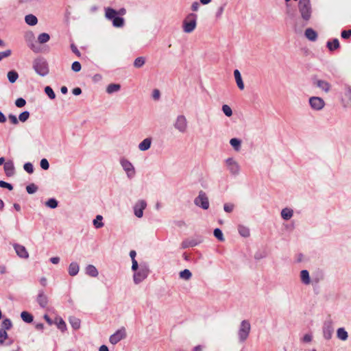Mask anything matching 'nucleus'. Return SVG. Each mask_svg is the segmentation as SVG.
Listing matches in <instances>:
<instances>
[{
	"mask_svg": "<svg viewBox=\"0 0 351 351\" xmlns=\"http://www.w3.org/2000/svg\"><path fill=\"white\" fill-rule=\"evenodd\" d=\"M298 8L301 19L306 23H308L311 19L313 9L311 0H299Z\"/></svg>",
	"mask_w": 351,
	"mask_h": 351,
	"instance_id": "f257e3e1",
	"label": "nucleus"
},
{
	"mask_svg": "<svg viewBox=\"0 0 351 351\" xmlns=\"http://www.w3.org/2000/svg\"><path fill=\"white\" fill-rule=\"evenodd\" d=\"M104 10L105 17L112 21L113 27L121 28L124 26L125 20L123 18L117 16V10L110 7L105 8Z\"/></svg>",
	"mask_w": 351,
	"mask_h": 351,
	"instance_id": "f03ea898",
	"label": "nucleus"
},
{
	"mask_svg": "<svg viewBox=\"0 0 351 351\" xmlns=\"http://www.w3.org/2000/svg\"><path fill=\"white\" fill-rule=\"evenodd\" d=\"M149 274V266L146 263H141L140 268L133 274V281L135 285H138L145 280Z\"/></svg>",
	"mask_w": 351,
	"mask_h": 351,
	"instance_id": "7ed1b4c3",
	"label": "nucleus"
},
{
	"mask_svg": "<svg viewBox=\"0 0 351 351\" xmlns=\"http://www.w3.org/2000/svg\"><path fill=\"white\" fill-rule=\"evenodd\" d=\"M251 331V324L247 319L242 320L237 331V337L240 343L245 342L249 337Z\"/></svg>",
	"mask_w": 351,
	"mask_h": 351,
	"instance_id": "20e7f679",
	"label": "nucleus"
},
{
	"mask_svg": "<svg viewBox=\"0 0 351 351\" xmlns=\"http://www.w3.org/2000/svg\"><path fill=\"white\" fill-rule=\"evenodd\" d=\"M225 167L227 171L232 176H237L240 174L241 167L237 159L233 157H228L224 160Z\"/></svg>",
	"mask_w": 351,
	"mask_h": 351,
	"instance_id": "39448f33",
	"label": "nucleus"
},
{
	"mask_svg": "<svg viewBox=\"0 0 351 351\" xmlns=\"http://www.w3.org/2000/svg\"><path fill=\"white\" fill-rule=\"evenodd\" d=\"M197 16L195 14L190 13L187 14L182 22L183 32L186 34L193 32L197 26Z\"/></svg>",
	"mask_w": 351,
	"mask_h": 351,
	"instance_id": "423d86ee",
	"label": "nucleus"
},
{
	"mask_svg": "<svg viewBox=\"0 0 351 351\" xmlns=\"http://www.w3.org/2000/svg\"><path fill=\"white\" fill-rule=\"evenodd\" d=\"M33 69L42 77L46 76L49 72L47 62L44 58L35 59L33 62Z\"/></svg>",
	"mask_w": 351,
	"mask_h": 351,
	"instance_id": "0eeeda50",
	"label": "nucleus"
},
{
	"mask_svg": "<svg viewBox=\"0 0 351 351\" xmlns=\"http://www.w3.org/2000/svg\"><path fill=\"white\" fill-rule=\"evenodd\" d=\"M173 128L181 134H184L188 130V121L184 114L178 115L173 121Z\"/></svg>",
	"mask_w": 351,
	"mask_h": 351,
	"instance_id": "6e6552de",
	"label": "nucleus"
},
{
	"mask_svg": "<svg viewBox=\"0 0 351 351\" xmlns=\"http://www.w3.org/2000/svg\"><path fill=\"white\" fill-rule=\"evenodd\" d=\"M119 163L125 171L128 178L132 179L136 175V170L132 163L124 157L120 158Z\"/></svg>",
	"mask_w": 351,
	"mask_h": 351,
	"instance_id": "1a4fd4ad",
	"label": "nucleus"
},
{
	"mask_svg": "<svg viewBox=\"0 0 351 351\" xmlns=\"http://www.w3.org/2000/svg\"><path fill=\"white\" fill-rule=\"evenodd\" d=\"M308 104L311 108L315 111L322 110L326 105V103L322 98L316 96L309 97Z\"/></svg>",
	"mask_w": 351,
	"mask_h": 351,
	"instance_id": "9d476101",
	"label": "nucleus"
},
{
	"mask_svg": "<svg viewBox=\"0 0 351 351\" xmlns=\"http://www.w3.org/2000/svg\"><path fill=\"white\" fill-rule=\"evenodd\" d=\"M194 204L204 210H207L209 208L208 198L202 191H199L198 195L195 198Z\"/></svg>",
	"mask_w": 351,
	"mask_h": 351,
	"instance_id": "9b49d317",
	"label": "nucleus"
},
{
	"mask_svg": "<svg viewBox=\"0 0 351 351\" xmlns=\"http://www.w3.org/2000/svg\"><path fill=\"white\" fill-rule=\"evenodd\" d=\"M127 336L126 330L124 327H121L118 329L114 333L110 335L109 341L112 344L115 345L119 343L121 340L124 339Z\"/></svg>",
	"mask_w": 351,
	"mask_h": 351,
	"instance_id": "f8f14e48",
	"label": "nucleus"
},
{
	"mask_svg": "<svg viewBox=\"0 0 351 351\" xmlns=\"http://www.w3.org/2000/svg\"><path fill=\"white\" fill-rule=\"evenodd\" d=\"M300 280L302 285L305 286L310 285L311 284L317 283L318 280L316 279H311L309 272L306 269H302L300 272Z\"/></svg>",
	"mask_w": 351,
	"mask_h": 351,
	"instance_id": "ddd939ff",
	"label": "nucleus"
},
{
	"mask_svg": "<svg viewBox=\"0 0 351 351\" xmlns=\"http://www.w3.org/2000/svg\"><path fill=\"white\" fill-rule=\"evenodd\" d=\"M146 207L147 202L145 200H138L133 207L134 215L138 218H141L143 216V210Z\"/></svg>",
	"mask_w": 351,
	"mask_h": 351,
	"instance_id": "4468645a",
	"label": "nucleus"
},
{
	"mask_svg": "<svg viewBox=\"0 0 351 351\" xmlns=\"http://www.w3.org/2000/svg\"><path fill=\"white\" fill-rule=\"evenodd\" d=\"M322 331L323 337L325 339L329 340L332 338L334 332V328L331 321L324 322Z\"/></svg>",
	"mask_w": 351,
	"mask_h": 351,
	"instance_id": "2eb2a0df",
	"label": "nucleus"
},
{
	"mask_svg": "<svg viewBox=\"0 0 351 351\" xmlns=\"http://www.w3.org/2000/svg\"><path fill=\"white\" fill-rule=\"evenodd\" d=\"M342 101L345 107L351 106V87L347 84L344 85Z\"/></svg>",
	"mask_w": 351,
	"mask_h": 351,
	"instance_id": "dca6fc26",
	"label": "nucleus"
},
{
	"mask_svg": "<svg viewBox=\"0 0 351 351\" xmlns=\"http://www.w3.org/2000/svg\"><path fill=\"white\" fill-rule=\"evenodd\" d=\"M202 242V239L200 237L187 239L184 240L181 243L182 249H186L191 247H195Z\"/></svg>",
	"mask_w": 351,
	"mask_h": 351,
	"instance_id": "f3484780",
	"label": "nucleus"
},
{
	"mask_svg": "<svg viewBox=\"0 0 351 351\" xmlns=\"http://www.w3.org/2000/svg\"><path fill=\"white\" fill-rule=\"evenodd\" d=\"M13 247L20 258L27 259L29 258V253L26 250L25 247L18 243L13 244Z\"/></svg>",
	"mask_w": 351,
	"mask_h": 351,
	"instance_id": "a211bd4d",
	"label": "nucleus"
},
{
	"mask_svg": "<svg viewBox=\"0 0 351 351\" xmlns=\"http://www.w3.org/2000/svg\"><path fill=\"white\" fill-rule=\"evenodd\" d=\"M152 144V138L147 137L143 139L138 145V148L141 152H145L150 149Z\"/></svg>",
	"mask_w": 351,
	"mask_h": 351,
	"instance_id": "6ab92c4d",
	"label": "nucleus"
},
{
	"mask_svg": "<svg viewBox=\"0 0 351 351\" xmlns=\"http://www.w3.org/2000/svg\"><path fill=\"white\" fill-rule=\"evenodd\" d=\"M37 302L42 308H46L48 304V297L43 291H40L37 296Z\"/></svg>",
	"mask_w": 351,
	"mask_h": 351,
	"instance_id": "aec40b11",
	"label": "nucleus"
},
{
	"mask_svg": "<svg viewBox=\"0 0 351 351\" xmlns=\"http://www.w3.org/2000/svg\"><path fill=\"white\" fill-rule=\"evenodd\" d=\"M293 210L289 207H285L282 208L280 212L281 218L285 221L290 220L293 217Z\"/></svg>",
	"mask_w": 351,
	"mask_h": 351,
	"instance_id": "412c9836",
	"label": "nucleus"
},
{
	"mask_svg": "<svg viewBox=\"0 0 351 351\" xmlns=\"http://www.w3.org/2000/svg\"><path fill=\"white\" fill-rule=\"evenodd\" d=\"M4 171L7 176H12L15 173V169L12 161L9 160L4 163Z\"/></svg>",
	"mask_w": 351,
	"mask_h": 351,
	"instance_id": "4be33fe9",
	"label": "nucleus"
},
{
	"mask_svg": "<svg viewBox=\"0 0 351 351\" xmlns=\"http://www.w3.org/2000/svg\"><path fill=\"white\" fill-rule=\"evenodd\" d=\"M314 84L317 88H319L321 90H322L323 91H324L325 93L329 92L330 87H331L330 84L328 82H326L325 80H316L314 82Z\"/></svg>",
	"mask_w": 351,
	"mask_h": 351,
	"instance_id": "5701e85b",
	"label": "nucleus"
},
{
	"mask_svg": "<svg viewBox=\"0 0 351 351\" xmlns=\"http://www.w3.org/2000/svg\"><path fill=\"white\" fill-rule=\"evenodd\" d=\"M234 77L238 88L240 90H243L245 88L244 83L242 80L241 74L238 69L234 71Z\"/></svg>",
	"mask_w": 351,
	"mask_h": 351,
	"instance_id": "b1692460",
	"label": "nucleus"
},
{
	"mask_svg": "<svg viewBox=\"0 0 351 351\" xmlns=\"http://www.w3.org/2000/svg\"><path fill=\"white\" fill-rule=\"evenodd\" d=\"M304 35L310 41H315L317 38V33L311 27L305 30Z\"/></svg>",
	"mask_w": 351,
	"mask_h": 351,
	"instance_id": "393cba45",
	"label": "nucleus"
},
{
	"mask_svg": "<svg viewBox=\"0 0 351 351\" xmlns=\"http://www.w3.org/2000/svg\"><path fill=\"white\" fill-rule=\"evenodd\" d=\"M80 271V266L79 264L76 262H72L70 263L69 268H68V272L69 274L71 276H76Z\"/></svg>",
	"mask_w": 351,
	"mask_h": 351,
	"instance_id": "a878e982",
	"label": "nucleus"
},
{
	"mask_svg": "<svg viewBox=\"0 0 351 351\" xmlns=\"http://www.w3.org/2000/svg\"><path fill=\"white\" fill-rule=\"evenodd\" d=\"M85 273L88 276L95 278L99 275L97 269L93 265H88L86 267Z\"/></svg>",
	"mask_w": 351,
	"mask_h": 351,
	"instance_id": "bb28decb",
	"label": "nucleus"
},
{
	"mask_svg": "<svg viewBox=\"0 0 351 351\" xmlns=\"http://www.w3.org/2000/svg\"><path fill=\"white\" fill-rule=\"evenodd\" d=\"M242 141L239 138H232L230 140V144L233 147L234 151L239 152L241 149Z\"/></svg>",
	"mask_w": 351,
	"mask_h": 351,
	"instance_id": "cd10ccee",
	"label": "nucleus"
},
{
	"mask_svg": "<svg viewBox=\"0 0 351 351\" xmlns=\"http://www.w3.org/2000/svg\"><path fill=\"white\" fill-rule=\"evenodd\" d=\"M121 90V85L119 84H110L106 87V93L108 94H113L117 93Z\"/></svg>",
	"mask_w": 351,
	"mask_h": 351,
	"instance_id": "c85d7f7f",
	"label": "nucleus"
},
{
	"mask_svg": "<svg viewBox=\"0 0 351 351\" xmlns=\"http://www.w3.org/2000/svg\"><path fill=\"white\" fill-rule=\"evenodd\" d=\"M238 232L241 237L245 238H247L250 235V229L243 225H239L238 226Z\"/></svg>",
	"mask_w": 351,
	"mask_h": 351,
	"instance_id": "c756f323",
	"label": "nucleus"
},
{
	"mask_svg": "<svg viewBox=\"0 0 351 351\" xmlns=\"http://www.w3.org/2000/svg\"><path fill=\"white\" fill-rule=\"evenodd\" d=\"M54 324L57 326L58 328L62 332L66 330V325L65 322L61 317H56Z\"/></svg>",
	"mask_w": 351,
	"mask_h": 351,
	"instance_id": "7c9ffc66",
	"label": "nucleus"
},
{
	"mask_svg": "<svg viewBox=\"0 0 351 351\" xmlns=\"http://www.w3.org/2000/svg\"><path fill=\"white\" fill-rule=\"evenodd\" d=\"M69 322L74 330H77L80 328V319L75 317H70Z\"/></svg>",
	"mask_w": 351,
	"mask_h": 351,
	"instance_id": "2f4dec72",
	"label": "nucleus"
},
{
	"mask_svg": "<svg viewBox=\"0 0 351 351\" xmlns=\"http://www.w3.org/2000/svg\"><path fill=\"white\" fill-rule=\"evenodd\" d=\"M25 21L29 25L33 26V25H35L37 24L38 19L36 16H34L33 14H28V15L25 16Z\"/></svg>",
	"mask_w": 351,
	"mask_h": 351,
	"instance_id": "473e14b6",
	"label": "nucleus"
},
{
	"mask_svg": "<svg viewBox=\"0 0 351 351\" xmlns=\"http://www.w3.org/2000/svg\"><path fill=\"white\" fill-rule=\"evenodd\" d=\"M337 336L339 339H341L342 341L347 340V339L348 337V332L343 328H339L337 329Z\"/></svg>",
	"mask_w": 351,
	"mask_h": 351,
	"instance_id": "72a5a7b5",
	"label": "nucleus"
},
{
	"mask_svg": "<svg viewBox=\"0 0 351 351\" xmlns=\"http://www.w3.org/2000/svg\"><path fill=\"white\" fill-rule=\"evenodd\" d=\"M179 277L181 279L189 280L192 277V273L190 271L189 269H185L179 273Z\"/></svg>",
	"mask_w": 351,
	"mask_h": 351,
	"instance_id": "f704fd0d",
	"label": "nucleus"
},
{
	"mask_svg": "<svg viewBox=\"0 0 351 351\" xmlns=\"http://www.w3.org/2000/svg\"><path fill=\"white\" fill-rule=\"evenodd\" d=\"M103 217L100 215L96 216V217L93 219V223L95 228H101L104 226V223L102 222Z\"/></svg>",
	"mask_w": 351,
	"mask_h": 351,
	"instance_id": "c9c22d12",
	"label": "nucleus"
},
{
	"mask_svg": "<svg viewBox=\"0 0 351 351\" xmlns=\"http://www.w3.org/2000/svg\"><path fill=\"white\" fill-rule=\"evenodd\" d=\"M21 317L26 323H31L33 322V316L27 311H23L21 314Z\"/></svg>",
	"mask_w": 351,
	"mask_h": 351,
	"instance_id": "e433bc0d",
	"label": "nucleus"
},
{
	"mask_svg": "<svg viewBox=\"0 0 351 351\" xmlns=\"http://www.w3.org/2000/svg\"><path fill=\"white\" fill-rule=\"evenodd\" d=\"M7 75L10 83H14L19 78V74L15 71H9Z\"/></svg>",
	"mask_w": 351,
	"mask_h": 351,
	"instance_id": "4c0bfd02",
	"label": "nucleus"
},
{
	"mask_svg": "<svg viewBox=\"0 0 351 351\" xmlns=\"http://www.w3.org/2000/svg\"><path fill=\"white\" fill-rule=\"evenodd\" d=\"M50 39V36L47 33H42L38 36V41L40 44H44L47 43Z\"/></svg>",
	"mask_w": 351,
	"mask_h": 351,
	"instance_id": "58836bf2",
	"label": "nucleus"
},
{
	"mask_svg": "<svg viewBox=\"0 0 351 351\" xmlns=\"http://www.w3.org/2000/svg\"><path fill=\"white\" fill-rule=\"evenodd\" d=\"M327 47L329 49V50H330V51H332L334 49L339 48V43L338 39L335 38L332 41H328L327 43Z\"/></svg>",
	"mask_w": 351,
	"mask_h": 351,
	"instance_id": "ea45409f",
	"label": "nucleus"
},
{
	"mask_svg": "<svg viewBox=\"0 0 351 351\" xmlns=\"http://www.w3.org/2000/svg\"><path fill=\"white\" fill-rule=\"evenodd\" d=\"M58 205V202L55 198H50L45 202V206L50 208H56Z\"/></svg>",
	"mask_w": 351,
	"mask_h": 351,
	"instance_id": "a19ab883",
	"label": "nucleus"
},
{
	"mask_svg": "<svg viewBox=\"0 0 351 351\" xmlns=\"http://www.w3.org/2000/svg\"><path fill=\"white\" fill-rule=\"evenodd\" d=\"M1 326H2L1 329H3L5 330H9L12 328V323L10 319L6 318V319H3V321L2 322Z\"/></svg>",
	"mask_w": 351,
	"mask_h": 351,
	"instance_id": "79ce46f5",
	"label": "nucleus"
},
{
	"mask_svg": "<svg viewBox=\"0 0 351 351\" xmlns=\"http://www.w3.org/2000/svg\"><path fill=\"white\" fill-rule=\"evenodd\" d=\"M145 63V60L143 57H138L135 59L134 66L136 68L142 67Z\"/></svg>",
	"mask_w": 351,
	"mask_h": 351,
	"instance_id": "37998d69",
	"label": "nucleus"
},
{
	"mask_svg": "<svg viewBox=\"0 0 351 351\" xmlns=\"http://www.w3.org/2000/svg\"><path fill=\"white\" fill-rule=\"evenodd\" d=\"M214 236L220 241L225 240L222 231L219 228H215L213 232Z\"/></svg>",
	"mask_w": 351,
	"mask_h": 351,
	"instance_id": "c03bdc74",
	"label": "nucleus"
},
{
	"mask_svg": "<svg viewBox=\"0 0 351 351\" xmlns=\"http://www.w3.org/2000/svg\"><path fill=\"white\" fill-rule=\"evenodd\" d=\"M221 109L226 116L230 117L232 115V110L228 105H227V104L223 105Z\"/></svg>",
	"mask_w": 351,
	"mask_h": 351,
	"instance_id": "a18cd8bd",
	"label": "nucleus"
},
{
	"mask_svg": "<svg viewBox=\"0 0 351 351\" xmlns=\"http://www.w3.org/2000/svg\"><path fill=\"white\" fill-rule=\"evenodd\" d=\"M45 93L47 95V96L51 99H53L56 97V94L53 92V89L50 86H46L45 88Z\"/></svg>",
	"mask_w": 351,
	"mask_h": 351,
	"instance_id": "49530a36",
	"label": "nucleus"
},
{
	"mask_svg": "<svg viewBox=\"0 0 351 351\" xmlns=\"http://www.w3.org/2000/svg\"><path fill=\"white\" fill-rule=\"evenodd\" d=\"M29 117V112L28 111H24L19 114L18 120L21 122H25Z\"/></svg>",
	"mask_w": 351,
	"mask_h": 351,
	"instance_id": "de8ad7c7",
	"label": "nucleus"
},
{
	"mask_svg": "<svg viewBox=\"0 0 351 351\" xmlns=\"http://www.w3.org/2000/svg\"><path fill=\"white\" fill-rule=\"evenodd\" d=\"M38 190V187L34 184H30L26 186V191L29 194H33Z\"/></svg>",
	"mask_w": 351,
	"mask_h": 351,
	"instance_id": "09e8293b",
	"label": "nucleus"
},
{
	"mask_svg": "<svg viewBox=\"0 0 351 351\" xmlns=\"http://www.w3.org/2000/svg\"><path fill=\"white\" fill-rule=\"evenodd\" d=\"M234 208V205L232 203H226L223 205V210L226 213H232Z\"/></svg>",
	"mask_w": 351,
	"mask_h": 351,
	"instance_id": "8fccbe9b",
	"label": "nucleus"
},
{
	"mask_svg": "<svg viewBox=\"0 0 351 351\" xmlns=\"http://www.w3.org/2000/svg\"><path fill=\"white\" fill-rule=\"evenodd\" d=\"M23 168L28 173H32L34 172V167L31 162H26L24 165Z\"/></svg>",
	"mask_w": 351,
	"mask_h": 351,
	"instance_id": "3c124183",
	"label": "nucleus"
},
{
	"mask_svg": "<svg viewBox=\"0 0 351 351\" xmlns=\"http://www.w3.org/2000/svg\"><path fill=\"white\" fill-rule=\"evenodd\" d=\"M71 69L75 72H79L82 69L81 64L79 62L75 61L73 62Z\"/></svg>",
	"mask_w": 351,
	"mask_h": 351,
	"instance_id": "603ef678",
	"label": "nucleus"
},
{
	"mask_svg": "<svg viewBox=\"0 0 351 351\" xmlns=\"http://www.w3.org/2000/svg\"><path fill=\"white\" fill-rule=\"evenodd\" d=\"M40 167L44 170H47L49 168V164L46 158H43L40 162Z\"/></svg>",
	"mask_w": 351,
	"mask_h": 351,
	"instance_id": "864d4df0",
	"label": "nucleus"
},
{
	"mask_svg": "<svg viewBox=\"0 0 351 351\" xmlns=\"http://www.w3.org/2000/svg\"><path fill=\"white\" fill-rule=\"evenodd\" d=\"M26 104V101L23 98H19L15 101V105L18 108H22Z\"/></svg>",
	"mask_w": 351,
	"mask_h": 351,
	"instance_id": "5fc2aeb1",
	"label": "nucleus"
},
{
	"mask_svg": "<svg viewBox=\"0 0 351 351\" xmlns=\"http://www.w3.org/2000/svg\"><path fill=\"white\" fill-rule=\"evenodd\" d=\"M7 338H8L7 332L3 329L0 328V342L3 343Z\"/></svg>",
	"mask_w": 351,
	"mask_h": 351,
	"instance_id": "6e6d98bb",
	"label": "nucleus"
},
{
	"mask_svg": "<svg viewBox=\"0 0 351 351\" xmlns=\"http://www.w3.org/2000/svg\"><path fill=\"white\" fill-rule=\"evenodd\" d=\"M11 53L12 51L10 49L0 52V60H2L3 58L9 57L11 55Z\"/></svg>",
	"mask_w": 351,
	"mask_h": 351,
	"instance_id": "4d7b16f0",
	"label": "nucleus"
},
{
	"mask_svg": "<svg viewBox=\"0 0 351 351\" xmlns=\"http://www.w3.org/2000/svg\"><path fill=\"white\" fill-rule=\"evenodd\" d=\"M0 187L6 188L10 191L13 189V186L12 184H10V183H8L6 182L2 181V180L0 181Z\"/></svg>",
	"mask_w": 351,
	"mask_h": 351,
	"instance_id": "13d9d810",
	"label": "nucleus"
},
{
	"mask_svg": "<svg viewBox=\"0 0 351 351\" xmlns=\"http://www.w3.org/2000/svg\"><path fill=\"white\" fill-rule=\"evenodd\" d=\"M140 268V264L138 263L137 261H132V270L134 271V273L139 269Z\"/></svg>",
	"mask_w": 351,
	"mask_h": 351,
	"instance_id": "bf43d9fd",
	"label": "nucleus"
},
{
	"mask_svg": "<svg viewBox=\"0 0 351 351\" xmlns=\"http://www.w3.org/2000/svg\"><path fill=\"white\" fill-rule=\"evenodd\" d=\"M8 119L10 121V122L14 125H16L19 123V120L17 117L14 114H9Z\"/></svg>",
	"mask_w": 351,
	"mask_h": 351,
	"instance_id": "052dcab7",
	"label": "nucleus"
},
{
	"mask_svg": "<svg viewBox=\"0 0 351 351\" xmlns=\"http://www.w3.org/2000/svg\"><path fill=\"white\" fill-rule=\"evenodd\" d=\"M351 36V29L349 30H343L341 32V37L343 38L347 39Z\"/></svg>",
	"mask_w": 351,
	"mask_h": 351,
	"instance_id": "680f3d73",
	"label": "nucleus"
},
{
	"mask_svg": "<svg viewBox=\"0 0 351 351\" xmlns=\"http://www.w3.org/2000/svg\"><path fill=\"white\" fill-rule=\"evenodd\" d=\"M225 5H221L218 8L217 11L216 12V17L220 18L223 12Z\"/></svg>",
	"mask_w": 351,
	"mask_h": 351,
	"instance_id": "e2e57ef3",
	"label": "nucleus"
},
{
	"mask_svg": "<svg viewBox=\"0 0 351 351\" xmlns=\"http://www.w3.org/2000/svg\"><path fill=\"white\" fill-rule=\"evenodd\" d=\"M312 339H313V337L310 334H306L303 338H302V341L304 342H306V343H309L312 341Z\"/></svg>",
	"mask_w": 351,
	"mask_h": 351,
	"instance_id": "0e129e2a",
	"label": "nucleus"
},
{
	"mask_svg": "<svg viewBox=\"0 0 351 351\" xmlns=\"http://www.w3.org/2000/svg\"><path fill=\"white\" fill-rule=\"evenodd\" d=\"M199 8V3L197 1H195L191 5V10L194 12L197 11Z\"/></svg>",
	"mask_w": 351,
	"mask_h": 351,
	"instance_id": "69168bd1",
	"label": "nucleus"
},
{
	"mask_svg": "<svg viewBox=\"0 0 351 351\" xmlns=\"http://www.w3.org/2000/svg\"><path fill=\"white\" fill-rule=\"evenodd\" d=\"M101 79H102V76H101V75H100L99 73L94 75L93 77V81L94 82H98L101 81Z\"/></svg>",
	"mask_w": 351,
	"mask_h": 351,
	"instance_id": "338daca9",
	"label": "nucleus"
},
{
	"mask_svg": "<svg viewBox=\"0 0 351 351\" xmlns=\"http://www.w3.org/2000/svg\"><path fill=\"white\" fill-rule=\"evenodd\" d=\"M204 346L202 345H197L195 346L192 351H203Z\"/></svg>",
	"mask_w": 351,
	"mask_h": 351,
	"instance_id": "774afa93",
	"label": "nucleus"
}]
</instances>
